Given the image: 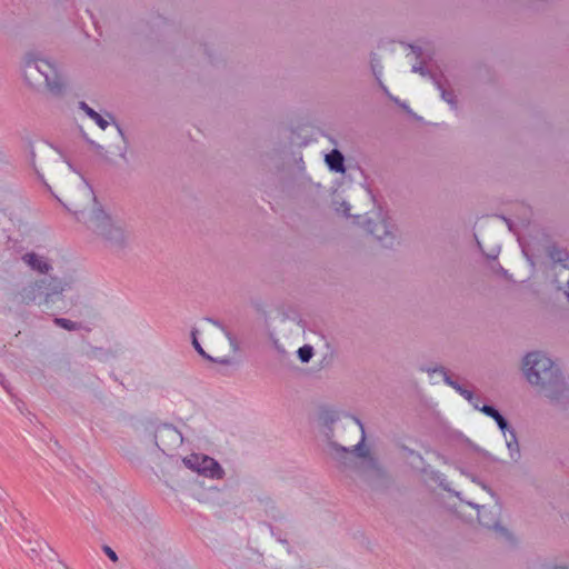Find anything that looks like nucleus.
Returning a JSON list of instances; mask_svg holds the SVG:
<instances>
[{"instance_id": "15", "label": "nucleus", "mask_w": 569, "mask_h": 569, "mask_svg": "<svg viewBox=\"0 0 569 569\" xmlns=\"http://www.w3.org/2000/svg\"><path fill=\"white\" fill-rule=\"evenodd\" d=\"M446 382L449 386H451L452 388H455L463 398H466L467 400L471 401V399H472V392L471 391L461 388L460 386H458L456 382L451 381L447 377H446Z\"/></svg>"}, {"instance_id": "9", "label": "nucleus", "mask_w": 569, "mask_h": 569, "mask_svg": "<svg viewBox=\"0 0 569 569\" xmlns=\"http://www.w3.org/2000/svg\"><path fill=\"white\" fill-rule=\"evenodd\" d=\"M475 407L477 409H479L481 412H483L485 415L495 419V421L498 423L500 430L503 433L506 432V430L508 428L507 421L493 407L487 406V405L482 406L481 408H479L478 405H475Z\"/></svg>"}, {"instance_id": "14", "label": "nucleus", "mask_w": 569, "mask_h": 569, "mask_svg": "<svg viewBox=\"0 0 569 569\" xmlns=\"http://www.w3.org/2000/svg\"><path fill=\"white\" fill-rule=\"evenodd\" d=\"M41 286L38 283H34L33 286H30L29 288H24L20 293V302L22 303H29L36 299V290L40 289Z\"/></svg>"}, {"instance_id": "20", "label": "nucleus", "mask_w": 569, "mask_h": 569, "mask_svg": "<svg viewBox=\"0 0 569 569\" xmlns=\"http://www.w3.org/2000/svg\"><path fill=\"white\" fill-rule=\"evenodd\" d=\"M103 552L106 553V556L113 562H117L118 561V556L117 553L112 550V548H110L109 546H103L102 548Z\"/></svg>"}, {"instance_id": "7", "label": "nucleus", "mask_w": 569, "mask_h": 569, "mask_svg": "<svg viewBox=\"0 0 569 569\" xmlns=\"http://www.w3.org/2000/svg\"><path fill=\"white\" fill-rule=\"evenodd\" d=\"M560 254V252H557V256L553 252L551 253V257L557 259V262L552 266V273L558 289H565V284L569 289V266L562 262Z\"/></svg>"}, {"instance_id": "21", "label": "nucleus", "mask_w": 569, "mask_h": 569, "mask_svg": "<svg viewBox=\"0 0 569 569\" xmlns=\"http://www.w3.org/2000/svg\"><path fill=\"white\" fill-rule=\"evenodd\" d=\"M63 204L69 209V210H73L76 213L79 212L81 209H80V206L72 202V201H67V202H63Z\"/></svg>"}, {"instance_id": "17", "label": "nucleus", "mask_w": 569, "mask_h": 569, "mask_svg": "<svg viewBox=\"0 0 569 569\" xmlns=\"http://www.w3.org/2000/svg\"><path fill=\"white\" fill-rule=\"evenodd\" d=\"M54 322L61 327V328H64L67 330H74L77 328V325L68 319H63V318H56L54 319Z\"/></svg>"}, {"instance_id": "19", "label": "nucleus", "mask_w": 569, "mask_h": 569, "mask_svg": "<svg viewBox=\"0 0 569 569\" xmlns=\"http://www.w3.org/2000/svg\"><path fill=\"white\" fill-rule=\"evenodd\" d=\"M63 291V288L60 287V284L56 283V281L52 283V289L51 291L49 292H46V302H49L50 298L56 295V293H59V292H62Z\"/></svg>"}, {"instance_id": "24", "label": "nucleus", "mask_w": 569, "mask_h": 569, "mask_svg": "<svg viewBox=\"0 0 569 569\" xmlns=\"http://www.w3.org/2000/svg\"><path fill=\"white\" fill-rule=\"evenodd\" d=\"M548 397H550V398H555V397H556V393H555L553 391H551V390H550V391H549V393H548Z\"/></svg>"}, {"instance_id": "22", "label": "nucleus", "mask_w": 569, "mask_h": 569, "mask_svg": "<svg viewBox=\"0 0 569 569\" xmlns=\"http://www.w3.org/2000/svg\"><path fill=\"white\" fill-rule=\"evenodd\" d=\"M82 193L84 194L87 200L91 199V191L86 186L82 187Z\"/></svg>"}, {"instance_id": "23", "label": "nucleus", "mask_w": 569, "mask_h": 569, "mask_svg": "<svg viewBox=\"0 0 569 569\" xmlns=\"http://www.w3.org/2000/svg\"><path fill=\"white\" fill-rule=\"evenodd\" d=\"M442 98L448 102V103H453L452 99H451V96L450 94H447L446 92H442Z\"/></svg>"}, {"instance_id": "25", "label": "nucleus", "mask_w": 569, "mask_h": 569, "mask_svg": "<svg viewBox=\"0 0 569 569\" xmlns=\"http://www.w3.org/2000/svg\"><path fill=\"white\" fill-rule=\"evenodd\" d=\"M507 445H508V448H509L510 450H512V443H511V441H507Z\"/></svg>"}, {"instance_id": "12", "label": "nucleus", "mask_w": 569, "mask_h": 569, "mask_svg": "<svg viewBox=\"0 0 569 569\" xmlns=\"http://www.w3.org/2000/svg\"><path fill=\"white\" fill-rule=\"evenodd\" d=\"M80 108L101 128L102 130H106L109 126V121L104 119L100 113L94 111L92 108H90L84 102L80 103Z\"/></svg>"}, {"instance_id": "13", "label": "nucleus", "mask_w": 569, "mask_h": 569, "mask_svg": "<svg viewBox=\"0 0 569 569\" xmlns=\"http://www.w3.org/2000/svg\"><path fill=\"white\" fill-rule=\"evenodd\" d=\"M350 427L356 429L359 433V441L357 442V445H355V450L357 451V455L359 457H365L366 456V452L363 451V449L360 447V445L365 441V430H363V426L361 425V422L358 420V419H351L350 420Z\"/></svg>"}, {"instance_id": "3", "label": "nucleus", "mask_w": 569, "mask_h": 569, "mask_svg": "<svg viewBox=\"0 0 569 569\" xmlns=\"http://www.w3.org/2000/svg\"><path fill=\"white\" fill-rule=\"evenodd\" d=\"M523 372L532 385L558 387L563 382L558 368L540 352H530L525 357Z\"/></svg>"}, {"instance_id": "4", "label": "nucleus", "mask_w": 569, "mask_h": 569, "mask_svg": "<svg viewBox=\"0 0 569 569\" xmlns=\"http://www.w3.org/2000/svg\"><path fill=\"white\" fill-rule=\"evenodd\" d=\"M87 223L93 232L104 239L119 241L123 237L122 227L102 210L93 212Z\"/></svg>"}, {"instance_id": "11", "label": "nucleus", "mask_w": 569, "mask_h": 569, "mask_svg": "<svg viewBox=\"0 0 569 569\" xmlns=\"http://www.w3.org/2000/svg\"><path fill=\"white\" fill-rule=\"evenodd\" d=\"M368 231L380 240H382L386 236L390 234V231L388 230L387 222L383 219H381L377 222L369 220L368 221Z\"/></svg>"}, {"instance_id": "8", "label": "nucleus", "mask_w": 569, "mask_h": 569, "mask_svg": "<svg viewBox=\"0 0 569 569\" xmlns=\"http://www.w3.org/2000/svg\"><path fill=\"white\" fill-rule=\"evenodd\" d=\"M23 260L32 269H34V270H37V271H39L41 273L48 272V270L50 268L48 262L42 257H39V256L34 254V253L26 254L23 257Z\"/></svg>"}, {"instance_id": "18", "label": "nucleus", "mask_w": 569, "mask_h": 569, "mask_svg": "<svg viewBox=\"0 0 569 569\" xmlns=\"http://www.w3.org/2000/svg\"><path fill=\"white\" fill-rule=\"evenodd\" d=\"M478 519L482 526L488 527V528L498 529L497 523H491L489 520H487L485 510L483 511L478 510Z\"/></svg>"}, {"instance_id": "6", "label": "nucleus", "mask_w": 569, "mask_h": 569, "mask_svg": "<svg viewBox=\"0 0 569 569\" xmlns=\"http://www.w3.org/2000/svg\"><path fill=\"white\" fill-rule=\"evenodd\" d=\"M156 445L158 448L167 452L182 443L181 433L172 426L164 425L157 429L156 435Z\"/></svg>"}, {"instance_id": "2", "label": "nucleus", "mask_w": 569, "mask_h": 569, "mask_svg": "<svg viewBox=\"0 0 569 569\" xmlns=\"http://www.w3.org/2000/svg\"><path fill=\"white\" fill-rule=\"evenodd\" d=\"M23 76L30 86H44L54 93L60 92L63 87L56 67L47 60L36 58L33 53L26 57Z\"/></svg>"}, {"instance_id": "1", "label": "nucleus", "mask_w": 569, "mask_h": 569, "mask_svg": "<svg viewBox=\"0 0 569 569\" xmlns=\"http://www.w3.org/2000/svg\"><path fill=\"white\" fill-rule=\"evenodd\" d=\"M192 343L202 357L220 363L229 362L223 351L234 350L233 342L224 329L209 319L201 322L192 332Z\"/></svg>"}, {"instance_id": "10", "label": "nucleus", "mask_w": 569, "mask_h": 569, "mask_svg": "<svg viewBox=\"0 0 569 569\" xmlns=\"http://www.w3.org/2000/svg\"><path fill=\"white\" fill-rule=\"evenodd\" d=\"M329 168L336 172H345L343 157L338 150H332L326 156Z\"/></svg>"}, {"instance_id": "5", "label": "nucleus", "mask_w": 569, "mask_h": 569, "mask_svg": "<svg viewBox=\"0 0 569 569\" xmlns=\"http://www.w3.org/2000/svg\"><path fill=\"white\" fill-rule=\"evenodd\" d=\"M184 465L197 471L200 475H203L209 478H221L222 477V469L218 465V462L208 457V456H201V455H190L189 457H186L183 459Z\"/></svg>"}, {"instance_id": "16", "label": "nucleus", "mask_w": 569, "mask_h": 569, "mask_svg": "<svg viewBox=\"0 0 569 569\" xmlns=\"http://www.w3.org/2000/svg\"><path fill=\"white\" fill-rule=\"evenodd\" d=\"M312 348L310 346H303L299 348L298 355L302 362H308L312 357Z\"/></svg>"}]
</instances>
